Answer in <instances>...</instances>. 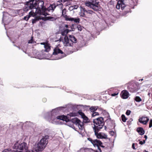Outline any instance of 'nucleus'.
<instances>
[{
	"label": "nucleus",
	"instance_id": "f257e3e1",
	"mask_svg": "<svg viewBox=\"0 0 152 152\" xmlns=\"http://www.w3.org/2000/svg\"><path fill=\"white\" fill-rule=\"evenodd\" d=\"M61 108V107H60L55 109L53 110L52 112H50V113H48L47 114L50 113L51 114V116H49L48 117H46V118H48L49 119H50V121H49L53 124L57 123L58 122V120H59L65 121L66 122L69 121V119L66 116L62 115L57 116H56V112H55L56 110H57L58 108L60 109Z\"/></svg>",
	"mask_w": 152,
	"mask_h": 152
},
{
	"label": "nucleus",
	"instance_id": "f03ea898",
	"mask_svg": "<svg viewBox=\"0 0 152 152\" xmlns=\"http://www.w3.org/2000/svg\"><path fill=\"white\" fill-rule=\"evenodd\" d=\"M49 137L48 135L43 137L37 145H35L32 149V152H39L43 151L48 143Z\"/></svg>",
	"mask_w": 152,
	"mask_h": 152
},
{
	"label": "nucleus",
	"instance_id": "7ed1b4c3",
	"mask_svg": "<svg viewBox=\"0 0 152 152\" xmlns=\"http://www.w3.org/2000/svg\"><path fill=\"white\" fill-rule=\"evenodd\" d=\"M94 126L93 127V130L101 129L104 124V118L102 117H100L93 120Z\"/></svg>",
	"mask_w": 152,
	"mask_h": 152
},
{
	"label": "nucleus",
	"instance_id": "20e7f679",
	"mask_svg": "<svg viewBox=\"0 0 152 152\" xmlns=\"http://www.w3.org/2000/svg\"><path fill=\"white\" fill-rule=\"evenodd\" d=\"M91 1V2L88 1L86 2V6L93 9L95 11L99 10V2L96 1Z\"/></svg>",
	"mask_w": 152,
	"mask_h": 152
},
{
	"label": "nucleus",
	"instance_id": "39448f33",
	"mask_svg": "<svg viewBox=\"0 0 152 152\" xmlns=\"http://www.w3.org/2000/svg\"><path fill=\"white\" fill-rule=\"evenodd\" d=\"M71 121L73 124H75L77 125L79 127V129L83 130L84 128V124L81 122V121L79 120L77 118H72Z\"/></svg>",
	"mask_w": 152,
	"mask_h": 152
},
{
	"label": "nucleus",
	"instance_id": "423d86ee",
	"mask_svg": "<svg viewBox=\"0 0 152 152\" xmlns=\"http://www.w3.org/2000/svg\"><path fill=\"white\" fill-rule=\"evenodd\" d=\"M37 1L38 2L37 6V12L41 14L42 11L43 12V11H45L46 9V8L44 6V2L43 1Z\"/></svg>",
	"mask_w": 152,
	"mask_h": 152
},
{
	"label": "nucleus",
	"instance_id": "0eeeda50",
	"mask_svg": "<svg viewBox=\"0 0 152 152\" xmlns=\"http://www.w3.org/2000/svg\"><path fill=\"white\" fill-rule=\"evenodd\" d=\"M127 88L129 91L132 92H136L139 89L138 86L135 83H129L127 86Z\"/></svg>",
	"mask_w": 152,
	"mask_h": 152
},
{
	"label": "nucleus",
	"instance_id": "6e6552de",
	"mask_svg": "<svg viewBox=\"0 0 152 152\" xmlns=\"http://www.w3.org/2000/svg\"><path fill=\"white\" fill-rule=\"evenodd\" d=\"M93 130L94 132L95 135L98 138L104 139L107 138V136L105 134L101 132L98 133V132L100 131V129H98V130L97 129Z\"/></svg>",
	"mask_w": 152,
	"mask_h": 152
},
{
	"label": "nucleus",
	"instance_id": "1a4fd4ad",
	"mask_svg": "<svg viewBox=\"0 0 152 152\" xmlns=\"http://www.w3.org/2000/svg\"><path fill=\"white\" fill-rule=\"evenodd\" d=\"M28 1L27 2V3L28 5L29 6L30 9H36L35 12L37 11V1Z\"/></svg>",
	"mask_w": 152,
	"mask_h": 152
},
{
	"label": "nucleus",
	"instance_id": "9d476101",
	"mask_svg": "<svg viewBox=\"0 0 152 152\" xmlns=\"http://www.w3.org/2000/svg\"><path fill=\"white\" fill-rule=\"evenodd\" d=\"M56 7V6L55 4H52L50 5V6L48 8H46V9L45 11H43L44 12L43 13L42 15H45V16H46L47 15H49V14L45 12L48 11V12L51 11L52 12L53 11Z\"/></svg>",
	"mask_w": 152,
	"mask_h": 152
},
{
	"label": "nucleus",
	"instance_id": "9b49d317",
	"mask_svg": "<svg viewBox=\"0 0 152 152\" xmlns=\"http://www.w3.org/2000/svg\"><path fill=\"white\" fill-rule=\"evenodd\" d=\"M53 54V55H57L58 54H62V56L59 57L58 59H61L66 56L65 54L58 48H54V52Z\"/></svg>",
	"mask_w": 152,
	"mask_h": 152
},
{
	"label": "nucleus",
	"instance_id": "f8f14e48",
	"mask_svg": "<svg viewBox=\"0 0 152 152\" xmlns=\"http://www.w3.org/2000/svg\"><path fill=\"white\" fill-rule=\"evenodd\" d=\"M63 43L66 46H72L73 45L72 43H71L69 37L67 36H65L64 37Z\"/></svg>",
	"mask_w": 152,
	"mask_h": 152
},
{
	"label": "nucleus",
	"instance_id": "ddd939ff",
	"mask_svg": "<svg viewBox=\"0 0 152 152\" xmlns=\"http://www.w3.org/2000/svg\"><path fill=\"white\" fill-rule=\"evenodd\" d=\"M93 144L95 147L96 146L98 148H100V147L103 148H104V146L102 145V142L99 140H94V141L93 142Z\"/></svg>",
	"mask_w": 152,
	"mask_h": 152
},
{
	"label": "nucleus",
	"instance_id": "4468645a",
	"mask_svg": "<svg viewBox=\"0 0 152 152\" xmlns=\"http://www.w3.org/2000/svg\"><path fill=\"white\" fill-rule=\"evenodd\" d=\"M149 120V118L145 117H142L139 119V121L140 123L144 125L146 124Z\"/></svg>",
	"mask_w": 152,
	"mask_h": 152
},
{
	"label": "nucleus",
	"instance_id": "2eb2a0df",
	"mask_svg": "<svg viewBox=\"0 0 152 152\" xmlns=\"http://www.w3.org/2000/svg\"><path fill=\"white\" fill-rule=\"evenodd\" d=\"M72 26H71V29L69 30V29H66L64 30L63 31H62L61 33V35L62 36H66V34H67L69 31H74V28H72V27H73V25H72Z\"/></svg>",
	"mask_w": 152,
	"mask_h": 152
},
{
	"label": "nucleus",
	"instance_id": "dca6fc26",
	"mask_svg": "<svg viewBox=\"0 0 152 152\" xmlns=\"http://www.w3.org/2000/svg\"><path fill=\"white\" fill-rule=\"evenodd\" d=\"M129 94V92L127 91L126 90H123L121 92V97L124 99H126L128 97Z\"/></svg>",
	"mask_w": 152,
	"mask_h": 152
},
{
	"label": "nucleus",
	"instance_id": "f3484780",
	"mask_svg": "<svg viewBox=\"0 0 152 152\" xmlns=\"http://www.w3.org/2000/svg\"><path fill=\"white\" fill-rule=\"evenodd\" d=\"M66 21H74L75 23H78L80 22V19L79 18H71L69 17Z\"/></svg>",
	"mask_w": 152,
	"mask_h": 152
},
{
	"label": "nucleus",
	"instance_id": "a211bd4d",
	"mask_svg": "<svg viewBox=\"0 0 152 152\" xmlns=\"http://www.w3.org/2000/svg\"><path fill=\"white\" fill-rule=\"evenodd\" d=\"M71 43H76L77 42V40L76 38L73 35H69V36Z\"/></svg>",
	"mask_w": 152,
	"mask_h": 152
},
{
	"label": "nucleus",
	"instance_id": "6ab92c4d",
	"mask_svg": "<svg viewBox=\"0 0 152 152\" xmlns=\"http://www.w3.org/2000/svg\"><path fill=\"white\" fill-rule=\"evenodd\" d=\"M67 10L66 9H64L62 10V16H63L65 18L66 20L68 18L69 16H68L66 15V13Z\"/></svg>",
	"mask_w": 152,
	"mask_h": 152
},
{
	"label": "nucleus",
	"instance_id": "aec40b11",
	"mask_svg": "<svg viewBox=\"0 0 152 152\" xmlns=\"http://www.w3.org/2000/svg\"><path fill=\"white\" fill-rule=\"evenodd\" d=\"M137 131L140 135H142L145 133V131L143 128L138 127L137 129Z\"/></svg>",
	"mask_w": 152,
	"mask_h": 152
},
{
	"label": "nucleus",
	"instance_id": "412c9836",
	"mask_svg": "<svg viewBox=\"0 0 152 152\" xmlns=\"http://www.w3.org/2000/svg\"><path fill=\"white\" fill-rule=\"evenodd\" d=\"M82 118L83 119V122L84 123H87L89 121V119L85 115L82 117Z\"/></svg>",
	"mask_w": 152,
	"mask_h": 152
},
{
	"label": "nucleus",
	"instance_id": "4be33fe9",
	"mask_svg": "<svg viewBox=\"0 0 152 152\" xmlns=\"http://www.w3.org/2000/svg\"><path fill=\"white\" fill-rule=\"evenodd\" d=\"M44 48H45V51L46 52H48L50 49V47L48 45H45Z\"/></svg>",
	"mask_w": 152,
	"mask_h": 152
},
{
	"label": "nucleus",
	"instance_id": "5701e85b",
	"mask_svg": "<svg viewBox=\"0 0 152 152\" xmlns=\"http://www.w3.org/2000/svg\"><path fill=\"white\" fill-rule=\"evenodd\" d=\"M98 107H91L90 108V111L92 112H94L96 110Z\"/></svg>",
	"mask_w": 152,
	"mask_h": 152
},
{
	"label": "nucleus",
	"instance_id": "b1692460",
	"mask_svg": "<svg viewBox=\"0 0 152 152\" xmlns=\"http://www.w3.org/2000/svg\"><path fill=\"white\" fill-rule=\"evenodd\" d=\"M118 1L117 4L116 6V7L118 9H119L120 8L121 6V4L122 1Z\"/></svg>",
	"mask_w": 152,
	"mask_h": 152
},
{
	"label": "nucleus",
	"instance_id": "393cba45",
	"mask_svg": "<svg viewBox=\"0 0 152 152\" xmlns=\"http://www.w3.org/2000/svg\"><path fill=\"white\" fill-rule=\"evenodd\" d=\"M82 8L83 10V11L84 12H86L88 14H92V13L93 12V11L91 10H87L84 8Z\"/></svg>",
	"mask_w": 152,
	"mask_h": 152
},
{
	"label": "nucleus",
	"instance_id": "a878e982",
	"mask_svg": "<svg viewBox=\"0 0 152 152\" xmlns=\"http://www.w3.org/2000/svg\"><path fill=\"white\" fill-rule=\"evenodd\" d=\"M8 18V17L7 16H5L3 14V17L2 18V22H3L4 21L6 22L5 24H8V23L7 22V19Z\"/></svg>",
	"mask_w": 152,
	"mask_h": 152
},
{
	"label": "nucleus",
	"instance_id": "bb28decb",
	"mask_svg": "<svg viewBox=\"0 0 152 152\" xmlns=\"http://www.w3.org/2000/svg\"><path fill=\"white\" fill-rule=\"evenodd\" d=\"M134 99L137 102H140L142 101L141 98L139 96H136L134 98Z\"/></svg>",
	"mask_w": 152,
	"mask_h": 152
},
{
	"label": "nucleus",
	"instance_id": "cd10ccee",
	"mask_svg": "<svg viewBox=\"0 0 152 152\" xmlns=\"http://www.w3.org/2000/svg\"><path fill=\"white\" fill-rule=\"evenodd\" d=\"M121 119L124 122H125L127 119L126 117L125 116V115H124L123 114L121 115Z\"/></svg>",
	"mask_w": 152,
	"mask_h": 152
},
{
	"label": "nucleus",
	"instance_id": "c85d7f7f",
	"mask_svg": "<svg viewBox=\"0 0 152 152\" xmlns=\"http://www.w3.org/2000/svg\"><path fill=\"white\" fill-rule=\"evenodd\" d=\"M30 9V7L28 5V4L26 3V6L24 9V11H27L28 10Z\"/></svg>",
	"mask_w": 152,
	"mask_h": 152
},
{
	"label": "nucleus",
	"instance_id": "c756f323",
	"mask_svg": "<svg viewBox=\"0 0 152 152\" xmlns=\"http://www.w3.org/2000/svg\"><path fill=\"white\" fill-rule=\"evenodd\" d=\"M30 17V15H27V16H25L23 18V20H26V21L28 20Z\"/></svg>",
	"mask_w": 152,
	"mask_h": 152
},
{
	"label": "nucleus",
	"instance_id": "7c9ffc66",
	"mask_svg": "<svg viewBox=\"0 0 152 152\" xmlns=\"http://www.w3.org/2000/svg\"><path fill=\"white\" fill-rule=\"evenodd\" d=\"M31 39L29 40L28 43H34L35 42L33 40V37H31Z\"/></svg>",
	"mask_w": 152,
	"mask_h": 152
},
{
	"label": "nucleus",
	"instance_id": "2f4dec72",
	"mask_svg": "<svg viewBox=\"0 0 152 152\" xmlns=\"http://www.w3.org/2000/svg\"><path fill=\"white\" fill-rule=\"evenodd\" d=\"M85 12H84L83 11V12L82 10H81V12H80L79 15L80 16L84 17L85 15L84 13Z\"/></svg>",
	"mask_w": 152,
	"mask_h": 152
},
{
	"label": "nucleus",
	"instance_id": "473e14b6",
	"mask_svg": "<svg viewBox=\"0 0 152 152\" xmlns=\"http://www.w3.org/2000/svg\"><path fill=\"white\" fill-rule=\"evenodd\" d=\"M124 1H122L121 4V8L122 10L125 7V4H124L123 3Z\"/></svg>",
	"mask_w": 152,
	"mask_h": 152
},
{
	"label": "nucleus",
	"instance_id": "72a5a7b5",
	"mask_svg": "<svg viewBox=\"0 0 152 152\" xmlns=\"http://www.w3.org/2000/svg\"><path fill=\"white\" fill-rule=\"evenodd\" d=\"M99 115L98 113L96 112H94L92 114V116L94 117L96 115Z\"/></svg>",
	"mask_w": 152,
	"mask_h": 152
},
{
	"label": "nucleus",
	"instance_id": "f704fd0d",
	"mask_svg": "<svg viewBox=\"0 0 152 152\" xmlns=\"http://www.w3.org/2000/svg\"><path fill=\"white\" fill-rule=\"evenodd\" d=\"M17 150H15V151H16ZM15 151H14L13 152H15ZM2 152H13L12 151L11 152V150H10V149H5L4 150V151Z\"/></svg>",
	"mask_w": 152,
	"mask_h": 152
},
{
	"label": "nucleus",
	"instance_id": "c9c22d12",
	"mask_svg": "<svg viewBox=\"0 0 152 152\" xmlns=\"http://www.w3.org/2000/svg\"><path fill=\"white\" fill-rule=\"evenodd\" d=\"M78 113H79V114L81 115V117H83V116L85 115L84 114V113H83V112H82L81 111H79L78 112Z\"/></svg>",
	"mask_w": 152,
	"mask_h": 152
},
{
	"label": "nucleus",
	"instance_id": "e433bc0d",
	"mask_svg": "<svg viewBox=\"0 0 152 152\" xmlns=\"http://www.w3.org/2000/svg\"><path fill=\"white\" fill-rule=\"evenodd\" d=\"M88 140L90 141L93 144V142L94 141V140H93L91 138H88Z\"/></svg>",
	"mask_w": 152,
	"mask_h": 152
},
{
	"label": "nucleus",
	"instance_id": "4c0bfd02",
	"mask_svg": "<svg viewBox=\"0 0 152 152\" xmlns=\"http://www.w3.org/2000/svg\"><path fill=\"white\" fill-rule=\"evenodd\" d=\"M78 6L77 5H74L71 7L72 8V9H77L78 7Z\"/></svg>",
	"mask_w": 152,
	"mask_h": 152
},
{
	"label": "nucleus",
	"instance_id": "58836bf2",
	"mask_svg": "<svg viewBox=\"0 0 152 152\" xmlns=\"http://www.w3.org/2000/svg\"><path fill=\"white\" fill-rule=\"evenodd\" d=\"M130 113H131V111L129 110H127L126 111V115H129L130 114Z\"/></svg>",
	"mask_w": 152,
	"mask_h": 152
},
{
	"label": "nucleus",
	"instance_id": "ea45409f",
	"mask_svg": "<svg viewBox=\"0 0 152 152\" xmlns=\"http://www.w3.org/2000/svg\"><path fill=\"white\" fill-rule=\"evenodd\" d=\"M52 19H53V20H51V21H54L56 20V18H54L52 17H49V19L51 20Z\"/></svg>",
	"mask_w": 152,
	"mask_h": 152
},
{
	"label": "nucleus",
	"instance_id": "a19ab883",
	"mask_svg": "<svg viewBox=\"0 0 152 152\" xmlns=\"http://www.w3.org/2000/svg\"><path fill=\"white\" fill-rule=\"evenodd\" d=\"M118 92H115L114 93L112 94H111V96H116L118 95Z\"/></svg>",
	"mask_w": 152,
	"mask_h": 152
},
{
	"label": "nucleus",
	"instance_id": "79ce46f5",
	"mask_svg": "<svg viewBox=\"0 0 152 152\" xmlns=\"http://www.w3.org/2000/svg\"><path fill=\"white\" fill-rule=\"evenodd\" d=\"M37 21H38V20L37 19L35 18L32 20V23L34 24L36 23Z\"/></svg>",
	"mask_w": 152,
	"mask_h": 152
},
{
	"label": "nucleus",
	"instance_id": "37998d69",
	"mask_svg": "<svg viewBox=\"0 0 152 152\" xmlns=\"http://www.w3.org/2000/svg\"><path fill=\"white\" fill-rule=\"evenodd\" d=\"M152 127V119H151L150 121L149 127L151 128Z\"/></svg>",
	"mask_w": 152,
	"mask_h": 152
},
{
	"label": "nucleus",
	"instance_id": "c03bdc74",
	"mask_svg": "<svg viewBox=\"0 0 152 152\" xmlns=\"http://www.w3.org/2000/svg\"><path fill=\"white\" fill-rule=\"evenodd\" d=\"M77 28H78V30H80V31H81L82 29L81 26L80 25L78 26H77Z\"/></svg>",
	"mask_w": 152,
	"mask_h": 152
},
{
	"label": "nucleus",
	"instance_id": "a18cd8bd",
	"mask_svg": "<svg viewBox=\"0 0 152 152\" xmlns=\"http://www.w3.org/2000/svg\"><path fill=\"white\" fill-rule=\"evenodd\" d=\"M98 151H96L95 152H101V148H98Z\"/></svg>",
	"mask_w": 152,
	"mask_h": 152
},
{
	"label": "nucleus",
	"instance_id": "49530a36",
	"mask_svg": "<svg viewBox=\"0 0 152 152\" xmlns=\"http://www.w3.org/2000/svg\"><path fill=\"white\" fill-rule=\"evenodd\" d=\"M134 143H133L132 144V148L134 149H135L136 148H135V147H134Z\"/></svg>",
	"mask_w": 152,
	"mask_h": 152
},
{
	"label": "nucleus",
	"instance_id": "de8ad7c7",
	"mask_svg": "<svg viewBox=\"0 0 152 152\" xmlns=\"http://www.w3.org/2000/svg\"><path fill=\"white\" fill-rule=\"evenodd\" d=\"M139 141H140L139 143L140 144L142 145H143L144 144L143 142L142 141H140V140H139Z\"/></svg>",
	"mask_w": 152,
	"mask_h": 152
},
{
	"label": "nucleus",
	"instance_id": "09e8293b",
	"mask_svg": "<svg viewBox=\"0 0 152 152\" xmlns=\"http://www.w3.org/2000/svg\"><path fill=\"white\" fill-rule=\"evenodd\" d=\"M42 100H43V101L44 102H45L46 101V98H44Z\"/></svg>",
	"mask_w": 152,
	"mask_h": 152
},
{
	"label": "nucleus",
	"instance_id": "8fccbe9b",
	"mask_svg": "<svg viewBox=\"0 0 152 152\" xmlns=\"http://www.w3.org/2000/svg\"><path fill=\"white\" fill-rule=\"evenodd\" d=\"M65 26L66 28H69V26L67 25H66Z\"/></svg>",
	"mask_w": 152,
	"mask_h": 152
},
{
	"label": "nucleus",
	"instance_id": "3c124183",
	"mask_svg": "<svg viewBox=\"0 0 152 152\" xmlns=\"http://www.w3.org/2000/svg\"><path fill=\"white\" fill-rule=\"evenodd\" d=\"M144 138L145 139V140H146L148 138L147 136L146 135H145L144 136Z\"/></svg>",
	"mask_w": 152,
	"mask_h": 152
},
{
	"label": "nucleus",
	"instance_id": "603ef678",
	"mask_svg": "<svg viewBox=\"0 0 152 152\" xmlns=\"http://www.w3.org/2000/svg\"><path fill=\"white\" fill-rule=\"evenodd\" d=\"M61 37L59 39V40L58 41L60 42V41H61Z\"/></svg>",
	"mask_w": 152,
	"mask_h": 152
},
{
	"label": "nucleus",
	"instance_id": "864d4df0",
	"mask_svg": "<svg viewBox=\"0 0 152 152\" xmlns=\"http://www.w3.org/2000/svg\"><path fill=\"white\" fill-rule=\"evenodd\" d=\"M142 142H143V144H144L145 142V140H143Z\"/></svg>",
	"mask_w": 152,
	"mask_h": 152
},
{
	"label": "nucleus",
	"instance_id": "5fc2aeb1",
	"mask_svg": "<svg viewBox=\"0 0 152 152\" xmlns=\"http://www.w3.org/2000/svg\"><path fill=\"white\" fill-rule=\"evenodd\" d=\"M61 1V2H65L66 1H62V0H61L60 1Z\"/></svg>",
	"mask_w": 152,
	"mask_h": 152
},
{
	"label": "nucleus",
	"instance_id": "6e6d98bb",
	"mask_svg": "<svg viewBox=\"0 0 152 152\" xmlns=\"http://www.w3.org/2000/svg\"><path fill=\"white\" fill-rule=\"evenodd\" d=\"M41 45H45V43H41Z\"/></svg>",
	"mask_w": 152,
	"mask_h": 152
},
{
	"label": "nucleus",
	"instance_id": "4d7b16f0",
	"mask_svg": "<svg viewBox=\"0 0 152 152\" xmlns=\"http://www.w3.org/2000/svg\"><path fill=\"white\" fill-rule=\"evenodd\" d=\"M130 1V3H132L133 1L131 0V1Z\"/></svg>",
	"mask_w": 152,
	"mask_h": 152
},
{
	"label": "nucleus",
	"instance_id": "13d9d810",
	"mask_svg": "<svg viewBox=\"0 0 152 152\" xmlns=\"http://www.w3.org/2000/svg\"><path fill=\"white\" fill-rule=\"evenodd\" d=\"M17 47L18 48V49H20V47H18V46H17Z\"/></svg>",
	"mask_w": 152,
	"mask_h": 152
},
{
	"label": "nucleus",
	"instance_id": "bf43d9fd",
	"mask_svg": "<svg viewBox=\"0 0 152 152\" xmlns=\"http://www.w3.org/2000/svg\"><path fill=\"white\" fill-rule=\"evenodd\" d=\"M144 152H148V151H147L146 150H145V151H144Z\"/></svg>",
	"mask_w": 152,
	"mask_h": 152
},
{
	"label": "nucleus",
	"instance_id": "052dcab7",
	"mask_svg": "<svg viewBox=\"0 0 152 152\" xmlns=\"http://www.w3.org/2000/svg\"><path fill=\"white\" fill-rule=\"evenodd\" d=\"M143 80V79H141V80Z\"/></svg>",
	"mask_w": 152,
	"mask_h": 152
},
{
	"label": "nucleus",
	"instance_id": "680f3d73",
	"mask_svg": "<svg viewBox=\"0 0 152 152\" xmlns=\"http://www.w3.org/2000/svg\"><path fill=\"white\" fill-rule=\"evenodd\" d=\"M61 5L63 6V5H62V4H61Z\"/></svg>",
	"mask_w": 152,
	"mask_h": 152
},
{
	"label": "nucleus",
	"instance_id": "e2e57ef3",
	"mask_svg": "<svg viewBox=\"0 0 152 152\" xmlns=\"http://www.w3.org/2000/svg\"><path fill=\"white\" fill-rule=\"evenodd\" d=\"M105 129H106V126H105Z\"/></svg>",
	"mask_w": 152,
	"mask_h": 152
},
{
	"label": "nucleus",
	"instance_id": "0e129e2a",
	"mask_svg": "<svg viewBox=\"0 0 152 152\" xmlns=\"http://www.w3.org/2000/svg\"><path fill=\"white\" fill-rule=\"evenodd\" d=\"M30 13H31V12H29V14H30Z\"/></svg>",
	"mask_w": 152,
	"mask_h": 152
}]
</instances>
